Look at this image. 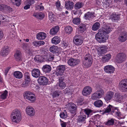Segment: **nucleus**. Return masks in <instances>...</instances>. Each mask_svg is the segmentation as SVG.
<instances>
[{"label": "nucleus", "mask_w": 127, "mask_h": 127, "mask_svg": "<svg viewBox=\"0 0 127 127\" xmlns=\"http://www.w3.org/2000/svg\"><path fill=\"white\" fill-rule=\"evenodd\" d=\"M108 36L103 33H102L99 30L98 32L95 35V38L96 40L99 43H104L108 39Z\"/></svg>", "instance_id": "f257e3e1"}, {"label": "nucleus", "mask_w": 127, "mask_h": 127, "mask_svg": "<svg viewBox=\"0 0 127 127\" xmlns=\"http://www.w3.org/2000/svg\"><path fill=\"white\" fill-rule=\"evenodd\" d=\"M84 60L83 61V64L86 67L90 66L92 64L93 60L90 54H86L84 57Z\"/></svg>", "instance_id": "f03ea898"}, {"label": "nucleus", "mask_w": 127, "mask_h": 127, "mask_svg": "<svg viewBox=\"0 0 127 127\" xmlns=\"http://www.w3.org/2000/svg\"><path fill=\"white\" fill-rule=\"evenodd\" d=\"M24 97L29 101L30 102H33L35 101L36 99V97L33 93L29 91L25 92H24Z\"/></svg>", "instance_id": "7ed1b4c3"}, {"label": "nucleus", "mask_w": 127, "mask_h": 127, "mask_svg": "<svg viewBox=\"0 0 127 127\" xmlns=\"http://www.w3.org/2000/svg\"><path fill=\"white\" fill-rule=\"evenodd\" d=\"M104 93V92L102 90H98L96 92L92 94L91 98L93 100H96L99 99L102 97Z\"/></svg>", "instance_id": "20e7f679"}, {"label": "nucleus", "mask_w": 127, "mask_h": 127, "mask_svg": "<svg viewBox=\"0 0 127 127\" xmlns=\"http://www.w3.org/2000/svg\"><path fill=\"white\" fill-rule=\"evenodd\" d=\"M126 58L125 54L124 53H120L117 55L116 60V62L118 63H121L124 61Z\"/></svg>", "instance_id": "39448f33"}, {"label": "nucleus", "mask_w": 127, "mask_h": 127, "mask_svg": "<svg viewBox=\"0 0 127 127\" xmlns=\"http://www.w3.org/2000/svg\"><path fill=\"white\" fill-rule=\"evenodd\" d=\"M119 87L124 92L127 91V79L122 80L119 83Z\"/></svg>", "instance_id": "423d86ee"}, {"label": "nucleus", "mask_w": 127, "mask_h": 127, "mask_svg": "<svg viewBox=\"0 0 127 127\" xmlns=\"http://www.w3.org/2000/svg\"><path fill=\"white\" fill-rule=\"evenodd\" d=\"M73 41L75 45H79L82 44L83 42V39L80 36L77 35L74 37Z\"/></svg>", "instance_id": "0eeeda50"}, {"label": "nucleus", "mask_w": 127, "mask_h": 127, "mask_svg": "<svg viewBox=\"0 0 127 127\" xmlns=\"http://www.w3.org/2000/svg\"><path fill=\"white\" fill-rule=\"evenodd\" d=\"M37 81L41 85H46L48 83V80L45 77L41 76L39 77Z\"/></svg>", "instance_id": "6e6552de"}, {"label": "nucleus", "mask_w": 127, "mask_h": 127, "mask_svg": "<svg viewBox=\"0 0 127 127\" xmlns=\"http://www.w3.org/2000/svg\"><path fill=\"white\" fill-rule=\"evenodd\" d=\"M79 62L78 59L72 58L68 60L67 63L70 66H73L77 65Z\"/></svg>", "instance_id": "1a4fd4ad"}, {"label": "nucleus", "mask_w": 127, "mask_h": 127, "mask_svg": "<svg viewBox=\"0 0 127 127\" xmlns=\"http://www.w3.org/2000/svg\"><path fill=\"white\" fill-rule=\"evenodd\" d=\"M127 96L126 95H121L120 93H116L115 95V99L117 102L120 103L122 99Z\"/></svg>", "instance_id": "9d476101"}, {"label": "nucleus", "mask_w": 127, "mask_h": 127, "mask_svg": "<svg viewBox=\"0 0 127 127\" xmlns=\"http://www.w3.org/2000/svg\"><path fill=\"white\" fill-rule=\"evenodd\" d=\"M92 91V88L89 86H87L83 89L82 92V94L83 95L87 96L90 95Z\"/></svg>", "instance_id": "9b49d317"}, {"label": "nucleus", "mask_w": 127, "mask_h": 127, "mask_svg": "<svg viewBox=\"0 0 127 127\" xmlns=\"http://www.w3.org/2000/svg\"><path fill=\"white\" fill-rule=\"evenodd\" d=\"M57 76L62 75L64 73V65H59L57 67L56 71L54 73Z\"/></svg>", "instance_id": "f8f14e48"}, {"label": "nucleus", "mask_w": 127, "mask_h": 127, "mask_svg": "<svg viewBox=\"0 0 127 127\" xmlns=\"http://www.w3.org/2000/svg\"><path fill=\"white\" fill-rule=\"evenodd\" d=\"M111 29L109 26H106L102 28H101L99 30L102 33L107 35L112 31Z\"/></svg>", "instance_id": "ddd939ff"}, {"label": "nucleus", "mask_w": 127, "mask_h": 127, "mask_svg": "<svg viewBox=\"0 0 127 127\" xmlns=\"http://www.w3.org/2000/svg\"><path fill=\"white\" fill-rule=\"evenodd\" d=\"M104 70L106 73L111 74L114 73L115 68L111 65H107L104 67Z\"/></svg>", "instance_id": "4468645a"}, {"label": "nucleus", "mask_w": 127, "mask_h": 127, "mask_svg": "<svg viewBox=\"0 0 127 127\" xmlns=\"http://www.w3.org/2000/svg\"><path fill=\"white\" fill-rule=\"evenodd\" d=\"M26 110L27 114L30 116H33L35 114V111L34 109L31 106L27 107Z\"/></svg>", "instance_id": "2eb2a0df"}, {"label": "nucleus", "mask_w": 127, "mask_h": 127, "mask_svg": "<svg viewBox=\"0 0 127 127\" xmlns=\"http://www.w3.org/2000/svg\"><path fill=\"white\" fill-rule=\"evenodd\" d=\"M41 72L38 69L34 68L32 71V75L34 77L37 78L40 75Z\"/></svg>", "instance_id": "dca6fc26"}, {"label": "nucleus", "mask_w": 127, "mask_h": 127, "mask_svg": "<svg viewBox=\"0 0 127 127\" xmlns=\"http://www.w3.org/2000/svg\"><path fill=\"white\" fill-rule=\"evenodd\" d=\"M74 4L72 1L68 0L65 2V6L67 10H71L73 8Z\"/></svg>", "instance_id": "f3484780"}, {"label": "nucleus", "mask_w": 127, "mask_h": 127, "mask_svg": "<svg viewBox=\"0 0 127 127\" xmlns=\"http://www.w3.org/2000/svg\"><path fill=\"white\" fill-rule=\"evenodd\" d=\"M119 40L120 41L124 42L127 39V34L125 32L121 33L118 38Z\"/></svg>", "instance_id": "a211bd4d"}, {"label": "nucleus", "mask_w": 127, "mask_h": 127, "mask_svg": "<svg viewBox=\"0 0 127 127\" xmlns=\"http://www.w3.org/2000/svg\"><path fill=\"white\" fill-rule=\"evenodd\" d=\"M42 69L45 73H48L51 71V67L49 65L46 64L43 66Z\"/></svg>", "instance_id": "6ab92c4d"}, {"label": "nucleus", "mask_w": 127, "mask_h": 127, "mask_svg": "<svg viewBox=\"0 0 127 127\" xmlns=\"http://www.w3.org/2000/svg\"><path fill=\"white\" fill-rule=\"evenodd\" d=\"M107 50V47L106 46H103L102 47L98 49V54L100 56L101 55L105 53Z\"/></svg>", "instance_id": "aec40b11"}, {"label": "nucleus", "mask_w": 127, "mask_h": 127, "mask_svg": "<svg viewBox=\"0 0 127 127\" xmlns=\"http://www.w3.org/2000/svg\"><path fill=\"white\" fill-rule=\"evenodd\" d=\"M120 14H116L115 13H113L111 16V18L113 22L119 20L120 18Z\"/></svg>", "instance_id": "412c9836"}, {"label": "nucleus", "mask_w": 127, "mask_h": 127, "mask_svg": "<svg viewBox=\"0 0 127 127\" xmlns=\"http://www.w3.org/2000/svg\"><path fill=\"white\" fill-rule=\"evenodd\" d=\"M46 37V34L42 32L38 33L36 35V38L38 40L44 39Z\"/></svg>", "instance_id": "4be33fe9"}, {"label": "nucleus", "mask_w": 127, "mask_h": 127, "mask_svg": "<svg viewBox=\"0 0 127 127\" xmlns=\"http://www.w3.org/2000/svg\"><path fill=\"white\" fill-rule=\"evenodd\" d=\"M71 109H70V111L71 113L74 114V116L76 114L77 106L73 103H71Z\"/></svg>", "instance_id": "5701e85b"}, {"label": "nucleus", "mask_w": 127, "mask_h": 127, "mask_svg": "<svg viewBox=\"0 0 127 127\" xmlns=\"http://www.w3.org/2000/svg\"><path fill=\"white\" fill-rule=\"evenodd\" d=\"M59 27L58 26H55L51 29L50 31V33L52 35H55L58 32Z\"/></svg>", "instance_id": "b1692460"}, {"label": "nucleus", "mask_w": 127, "mask_h": 127, "mask_svg": "<svg viewBox=\"0 0 127 127\" xmlns=\"http://www.w3.org/2000/svg\"><path fill=\"white\" fill-rule=\"evenodd\" d=\"M8 47L7 46L6 47L1 51L0 55L2 56L5 57L8 54Z\"/></svg>", "instance_id": "393cba45"}, {"label": "nucleus", "mask_w": 127, "mask_h": 127, "mask_svg": "<svg viewBox=\"0 0 127 127\" xmlns=\"http://www.w3.org/2000/svg\"><path fill=\"white\" fill-rule=\"evenodd\" d=\"M113 95V92H109L107 93L104 98L106 101H109L112 98Z\"/></svg>", "instance_id": "a878e982"}, {"label": "nucleus", "mask_w": 127, "mask_h": 127, "mask_svg": "<svg viewBox=\"0 0 127 127\" xmlns=\"http://www.w3.org/2000/svg\"><path fill=\"white\" fill-rule=\"evenodd\" d=\"M111 58V55L110 54H108L103 57L101 61L104 63L107 62Z\"/></svg>", "instance_id": "bb28decb"}, {"label": "nucleus", "mask_w": 127, "mask_h": 127, "mask_svg": "<svg viewBox=\"0 0 127 127\" xmlns=\"http://www.w3.org/2000/svg\"><path fill=\"white\" fill-rule=\"evenodd\" d=\"M14 57L16 61H19L21 60V53L20 51L17 50L16 51V53L15 54Z\"/></svg>", "instance_id": "cd10ccee"}, {"label": "nucleus", "mask_w": 127, "mask_h": 127, "mask_svg": "<svg viewBox=\"0 0 127 127\" xmlns=\"http://www.w3.org/2000/svg\"><path fill=\"white\" fill-rule=\"evenodd\" d=\"M11 119L13 122L15 123H18L21 121V117L11 116Z\"/></svg>", "instance_id": "c85d7f7f"}, {"label": "nucleus", "mask_w": 127, "mask_h": 127, "mask_svg": "<svg viewBox=\"0 0 127 127\" xmlns=\"http://www.w3.org/2000/svg\"><path fill=\"white\" fill-rule=\"evenodd\" d=\"M60 38L59 37L55 36L52 39V42L53 44H58L60 41Z\"/></svg>", "instance_id": "c756f323"}, {"label": "nucleus", "mask_w": 127, "mask_h": 127, "mask_svg": "<svg viewBox=\"0 0 127 127\" xmlns=\"http://www.w3.org/2000/svg\"><path fill=\"white\" fill-rule=\"evenodd\" d=\"M59 86L60 88V89H63L64 88V77L63 76H62L59 77Z\"/></svg>", "instance_id": "7c9ffc66"}, {"label": "nucleus", "mask_w": 127, "mask_h": 127, "mask_svg": "<svg viewBox=\"0 0 127 127\" xmlns=\"http://www.w3.org/2000/svg\"><path fill=\"white\" fill-rule=\"evenodd\" d=\"M13 75L15 78L18 79H20L23 76L22 73L18 71L14 72L13 73Z\"/></svg>", "instance_id": "2f4dec72"}, {"label": "nucleus", "mask_w": 127, "mask_h": 127, "mask_svg": "<svg viewBox=\"0 0 127 127\" xmlns=\"http://www.w3.org/2000/svg\"><path fill=\"white\" fill-rule=\"evenodd\" d=\"M32 44L34 46L36 47L37 46L44 45L45 42L43 41H35L32 43Z\"/></svg>", "instance_id": "473e14b6"}, {"label": "nucleus", "mask_w": 127, "mask_h": 127, "mask_svg": "<svg viewBox=\"0 0 127 127\" xmlns=\"http://www.w3.org/2000/svg\"><path fill=\"white\" fill-rule=\"evenodd\" d=\"M21 114L19 110L15 109L13 110V112L12 113L11 116L15 117H21Z\"/></svg>", "instance_id": "72a5a7b5"}, {"label": "nucleus", "mask_w": 127, "mask_h": 127, "mask_svg": "<svg viewBox=\"0 0 127 127\" xmlns=\"http://www.w3.org/2000/svg\"><path fill=\"white\" fill-rule=\"evenodd\" d=\"M86 116L85 115H80L78 117L77 120L78 122H84L86 119Z\"/></svg>", "instance_id": "f704fd0d"}, {"label": "nucleus", "mask_w": 127, "mask_h": 127, "mask_svg": "<svg viewBox=\"0 0 127 127\" xmlns=\"http://www.w3.org/2000/svg\"><path fill=\"white\" fill-rule=\"evenodd\" d=\"M103 102L101 100H97L94 102L95 106L96 107H99L102 106Z\"/></svg>", "instance_id": "c9c22d12"}, {"label": "nucleus", "mask_w": 127, "mask_h": 127, "mask_svg": "<svg viewBox=\"0 0 127 127\" xmlns=\"http://www.w3.org/2000/svg\"><path fill=\"white\" fill-rule=\"evenodd\" d=\"M114 109H116V108L114 107L112 105H109L107 106V108L105 109L104 112L105 113H109L111 111L112 109L113 110ZM112 111L113 112H114V111L113 110Z\"/></svg>", "instance_id": "e433bc0d"}, {"label": "nucleus", "mask_w": 127, "mask_h": 127, "mask_svg": "<svg viewBox=\"0 0 127 127\" xmlns=\"http://www.w3.org/2000/svg\"><path fill=\"white\" fill-rule=\"evenodd\" d=\"M94 13L88 12L85 14V17L86 19H89L90 18L94 17Z\"/></svg>", "instance_id": "4c0bfd02"}, {"label": "nucleus", "mask_w": 127, "mask_h": 127, "mask_svg": "<svg viewBox=\"0 0 127 127\" xmlns=\"http://www.w3.org/2000/svg\"><path fill=\"white\" fill-rule=\"evenodd\" d=\"M100 27V24L99 22L95 23L93 26L92 29L93 30L96 31L99 29Z\"/></svg>", "instance_id": "58836bf2"}, {"label": "nucleus", "mask_w": 127, "mask_h": 127, "mask_svg": "<svg viewBox=\"0 0 127 127\" xmlns=\"http://www.w3.org/2000/svg\"><path fill=\"white\" fill-rule=\"evenodd\" d=\"M49 50L50 52L53 53L56 52H57L58 51V48L56 46H52L49 48Z\"/></svg>", "instance_id": "ea45409f"}, {"label": "nucleus", "mask_w": 127, "mask_h": 127, "mask_svg": "<svg viewBox=\"0 0 127 127\" xmlns=\"http://www.w3.org/2000/svg\"><path fill=\"white\" fill-rule=\"evenodd\" d=\"M34 60L35 62H41L43 60V57L40 55H36L34 58Z\"/></svg>", "instance_id": "a19ab883"}, {"label": "nucleus", "mask_w": 127, "mask_h": 127, "mask_svg": "<svg viewBox=\"0 0 127 127\" xmlns=\"http://www.w3.org/2000/svg\"><path fill=\"white\" fill-rule=\"evenodd\" d=\"M61 92L59 91H54L52 94L53 98L57 97L61 94Z\"/></svg>", "instance_id": "79ce46f5"}, {"label": "nucleus", "mask_w": 127, "mask_h": 127, "mask_svg": "<svg viewBox=\"0 0 127 127\" xmlns=\"http://www.w3.org/2000/svg\"><path fill=\"white\" fill-rule=\"evenodd\" d=\"M72 30V29L71 27L68 26L65 27V31L66 33L70 34L71 33Z\"/></svg>", "instance_id": "37998d69"}, {"label": "nucleus", "mask_w": 127, "mask_h": 127, "mask_svg": "<svg viewBox=\"0 0 127 127\" xmlns=\"http://www.w3.org/2000/svg\"><path fill=\"white\" fill-rule=\"evenodd\" d=\"M47 60L49 61H52L54 58V55L48 54L47 53H46Z\"/></svg>", "instance_id": "c03bdc74"}, {"label": "nucleus", "mask_w": 127, "mask_h": 127, "mask_svg": "<svg viewBox=\"0 0 127 127\" xmlns=\"http://www.w3.org/2000/svg\"><path fill=\"white\" fill-rule=\"evenodd\" d=\"M8 93V92L7 90H5L4 92L1 94L0 97L1 98L3 99H5L7 96Z\"/></svg>", "instance_id": "a18cd8bd"}, {"label": "nucleus", "mask_w": 127, "mask_h": 127, "mask_svg": "<svg viewBox=\"0 0 127 127\" xmlns=\"http://www.w3.org/2000/svg\"><path fill=\"white\" fill-rule=\"evenodd\" d=\"M83 6V4L81 3L78 2L75 5L74 8L75 9H78L81 8Z\"/></svg>", "instance_id": "49530a36"}, {"label": "nucleus", "mask_w": 127, "mask_h": 127, "mask_svg": "<svg viewBox=\"0 0 127 127\" xmlns=\"http://www.w3.org/2000/svg\"><path fill=\"white\" fill-rule=\"evenodd\" d=\"M30 84V82L29 81L25 80L22 85V87L25 88L28 86Z\"/></svg>", "instance_id": "de8ad7c7"}, {"label": "nucleus", "mask_w": 127, "mask_h": 127, "mask_svg": "<svg viewBox=\"0 0 127 127\" xmlns=\"http://www.w3.org/2000/svg\"><path fill=\"white\" fill-rule=\"evenodd\" d=\"M72 21L74 24L78 25L80 23V19L78 18H76L74 19Z\"/></svg>", "instance_id": "09e8293b"}, {"label": "nucleus", "mask_w": 127, "mask_h": 127, "mask_svg": "<svg viewBox=\"0 0 127 127\" xmlns=\"http://www.w3.org/2000/svg\"><path fill=\"white\" fill-rule=\"evenodd\" d=\"M114 121L113 119H111L109 120L106 123L105 125H111L114 124Z\"/></svg>", "instance_id": "8fccbe9b"}, {"label": "nucleus", "mask_w": 127, "mask_h": 127, "mask_svg": "<svg viewBox=\"0 0 127 127\" xmlns=\"http://www.w3.org/2000/svg\"><path fill=\"white\" fill-rule=\"evenodd\" d=\"M79 27V30H81L82 32H83L86 29V26L84 24H81Z\"/></svg>", "instance_id": "3c124183"}, {"label": "nucleus", "mask_w": 127, "mask_h": 127, "mask_svg": "<svg viewBox=\"0 0 127 127\" xmlns=\"http://www.w3.org/2000/svg\"><path fill=\"white\" fill-rule=\"evenodd\" d=\"M56 5L57 9L60 11H61L62 9L60 8L61 6L60 3L59 1H57L55 3Z\"/></svg>", "instance_id": "603ef678"}, {"label": "nucleus", "mask_w": 127, "mask_h": 127, "mask_svg": "<svg viewBox=\"0 0 127 127\" xmlns=\"http://www.w3.org/2000/svg\"><path fill=\"white\" fill-rule=\"evenodd\" d=\"M1 16L2 17V20L3 21H5L6 22H8L9 21L8 20V17L7 15H1Z\"/></svg>", "instance_id": "864d4df0"}, {"label": "nucleus", "mask_w": 127, "mask_h": 127, "mask_svg": "<svg viewBox=\"0 0 127 127\" xmlns=\"http://www.w3.org/2000/svg\"><path fill=\"white\" fill-rule=\"evenodd\" d=\"M84 112L88 116L92 112V111L90 109H86L84 110Z\"/></svg>", "instance_id": "5fc2aeb1"}, {"label": "nucleus", "mask_w": 127, "mask_h": 127, "mask_svg": "<svg viewBox=\"0 0 127 127\" xmlns=\"http://www.w3.org/2000/svg\"><path fill=\"white\" fill-rule=\"evenodd\" d=\"M22 47L24 50H26L28 49V45L27 44L24 43L22 44Z\"/></svg>", "instance_id": "6e6d98bb"}, {"label": "nucleus", "mask_w": 127, "mask_h": 127, "mask_svg": "<svg viewBox=\"0 0 127 127\" xmlns=\"http://www.w3.org/2000/svg\"><path fill=\"white\" fill-rule=\"evenodd\" d=\"M5 9L8 11L9 12H11L13 11V9L10 6L6 5Z\"/></svg>", "instance_id": "4d7b16f0"}, {"label": "nucleus", "mask_w": 127, "mask_h": 127, "mask_svg": "<svg viewBox=\"0 0 127 127\" xmlns=\"http://www.w3.org/2000/svg\"><path fill=\"white\" fill-rule=\"evenodd\" d=\"M49 17L50 20L54 21L55 19V16L52 13H51L49 15Z\"/></svg>", "instance_id": "13d9d810"}, {"label": "nucleus", "mask_w": 127, "mask_h": 127, "mask_svg": "<svg viewBox=\"0 0 127 127\" xmlns=\"http://www.w3.org/2000/svg\"><path fill=\"white\" fill-rule=\"evenodd\" d=\"M6 4H0V10L2 11L4 9H5L6 6Z\"/></svg>", "instance_id": "bf43d9fd"}, {"label": "nucleus", "mask_w": 127, "mask_h": 127, "mask_svg": "<svg viewBox=\"0 0 127 127\" xmlns=\"http://www.w3.org/2000/svg\"><path fill=\"white\" fill-rule=\"evenodd\" d=\"M30 75L28 72H26L25 74V78H26L29 80H31V79L30 76Z\"/></svg>", "instance_id": "052dcab7"}, {"label": "nucleus", "mask_w": 127, "mask_h": 127, "mask_svg": "<svg viewBox=\"0 0 127 127\" xmlns=\"http://www.w3.org/2000/svg\"><path fill=\"white\" fill-rule=\"evenodd\" d=\"M21 3V0H18L14 4L17 6H19Z\"/></svg>", "instance_id": "680f3d73"}, {"label": "nucleus", "mask_w": 127, "mask_h": 127, "mask_svg": "<svg viewBox=\"0 0 127 127\" xmlns=\"http://www.w3.org/2000/svg\"><path fill=\"white\" fill-rule=\"evenodd\" d=\"M42 3H41L38 6V8L40 10H42L43 9L44 7L42 5Z\"/></svg>", "instance_id": "e2e57ef3"}, {"label": "nucleus", "mask_w": 127, "mask_h": 127, "mask_svg": "<svg viewBox=\"0 0 127 127\" xmlns=\"http://www.w3.org/2000/svg\"><path fill=\"white\" fill-rule=\"evenodd\" d=\"M71 103H68L66 105L65 108H67L68 109H71Z\"/></svg>", "instance_id": "0e129e2a"}, {"label": "nucleus", "mask_w": 127, "mask_h": 127, "mask_svg": "<svg viewBox=\"0 0 127 127\" xmlns=\"http://www.w3.org/2000/svg\"><path fill=\"white\" fill-rule=\"evenodd\" d=\"M16 35V33L14 32L13 33H12V32H11L10 33V35L12 37V38H13L15 37V36Z\"/></svg>", "instance_id": "69168bd1"}, {"label": "nucleus", "mask_w": 127, "mask_h": 127, "mask_svg": "<svg viewBox=\"0 0 127 127\" xmlns=\"http://www.w3.org/2000/svg\"><path fill=\"white\" fill-rule=\"evenodd\" d=\"M30 5L29 4H27L24 7V9H27L30 8Z\"/></svg>", "instance_id": "338daca9"}, {"label": "nucleus", "mask_w": 127, "mask_h": 127, "mask_svg": "<svg viewBox=\"0 0 127 127\" xmlns=\"http://www.w3.org/2000/svg\"><path fill=\"white\" fill-rule=\"evenodd\" d=\"M3 34L2 32L0 30V40L1 39L3 36Z\"/></svg>", "instance_id": "774afa93"}]
</instances>
